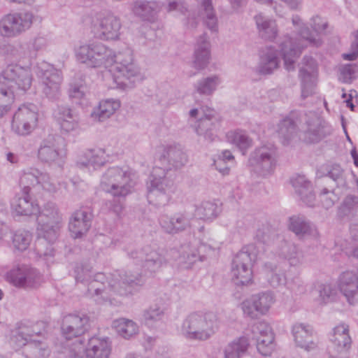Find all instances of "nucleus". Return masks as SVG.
<instances>
[{
	"mask_svg": "<svg viewBox=\"0 0 358 358\" xmlns=\"http://www.w3.org/2000/svg\"><path fill=\"white\" fill-rule=\"evenodd\" d=\"M257 349L263 356H269L275 348L274 337L257 338Z\"/></svg>",
	"mask_w": 358,
	"mask_h": 358,
	"instance_id": "56",
	"label": "nucleus"
},
{
	"mask_svg": "<svg viewBox=\"0 0 358 358\" xmlns=\"http://www.w3.org/2000/svg\"><path fill=\"white\" fill-rule=\"evenodd\" d=\"M310 26L316 34H320L326 29L327 22L316 15L311 18Z\"/></svg>",
	"mask_w": 358,
	"mask_h": 358,
	"instance_id": "64",
	"label": "nucleus"
},
{
	"mask_svg": "<svg viewBox=\"0 0 358 358\" xmlns=\"http://www.w3.org/2000/svg\"><path fill=\"white\" fill-rule=\"evenodd\" d=\"M265 271L268 281L273 287L285 285L287 289L295 294L303 292V282L300 278L295 277L292 280H288L284 273H280L279 268L271 263L265 264Z\"/></svg>",
	"mask_w": 358,
	"mask_h": 358,
	"instance_id": "19",
	"label": "nucleus"
},
{
	"mask_svg": "<svg viewBox=\"0 0 358 358\" xmlns=\"http://www.w3.org/2000/svg\"><path fill=\"white\" fill-rule=\"evenodd\" d=\"M296 194L302 202L309 207L315 206V195L313 193L312 185L304 175L296 174L290 180Z\"/></svg>",
	"mask_w": 358,
	"mask_h": 358,
	"instance_id": "27",
	"label": "nucleus"
},
{
	"mask_svg": "<svg viewBox=\"0 0 358 358\" xmlns=\"http://www.w3.org/2000/svg\"><path fill=\"white\" fill-rule=\"evenodd\" d=\"M300 122H303V141L308 143H316L329 135L331 128L319 115L310 111L300 116Z\"/></svg>",
	"mask_w": 358,
	"mask_h": 358,
	"instance_id": "15",
	"label": "nucleus"
},
{
	"mask_svg": "<svg viewBox=\"0 0 358 358\" xmlns=\"http://www.w3.org/2000/svg\"><path fill=\"white\" fill-rule=\"evenodd\" d=\"M202 115L199 117L196 131L200 136L212 141L215 137L214 130L219 126V120L215 116V112L210 108H201Z\"/></svg>",
	"mask_w": 358,
	"mask_h": 358,
	"instance_id": "24",
	"label": "nucleus"
},
{
	"mask_svg": "<svg viewBox=\"0 0 358 358\" xmlns=\"http://www.w3.org/2000/svg\"><path fill=\"white\" fill-rule=\"evenodd\" d=\"M113 64H114L113 79L117 87L122 90L132 88L135 82L141 79L140 69L134 62L130 50L115 54Z\"/></svg>",
	"mask_w": 358,
	"mask_h": 358,
	"instance_id": "11",
	"label": "nucleus"
},
{
	"mask_svg": "<svg viewBox=\"0 0 358 358\" xmlns=\"http://www.w3.org/2000/svg\"><path fill=\"white\" fill-rule=\"evenodd\" d=\"M92 215L87 210L80 209L74 212L69 220V229L74 238H81L91 227Z\"/></svg>",
	"mask_w": 358,
	"mask_h": 358,
	"instance_id": "25",
	"label": "nucleus"
},
{
	"mask_svg": "<svg viewBox=\"0 0 358 358\" xmlns=\"http://www.w3.org/2000/svg\"><path fill=\"white\" fill-rule=\"evenodd\" d=\"M18 43L22 59H33L36 57L34 50H32L29 41H18Z\"/></svg>",
	"mask_w": 358,
	"mask_h": 358,
	"instance_id": "62",
	"label": "nucleus"
},
{
	"mask_svg": "<svg viewBox=\"0 0 358 358\" xmlns=\"http://www.w3.org/2000/svg\"><path fill=\"white\" fill-rule=\"evenodd\" d=\"M251 331L252 334V339L256 340L257 338H265L268 336L274 337L271 327L266 321H259L252 325Z\"/></svg>",
	"mask_w": 358,
	"mask_h": 358,
	"instance_id": "57",
	"label": "nucleus"
},
{
	"mask_svg": "<svg viewBox=\"0 0 358 358\" xmlns=\"http://www.w3.org/2000/svg\"><path fill=\"white\" fill-rule=\"evenodd\" d=\"M32 233L26 229H18L12 236V243L15 250L19 252L26 251L32 242Z\"/></svg>",
	"mask_w": 358,
	"mask_h": 358,
	"instance_id": "48",
	"label": "nucleus"
},
{
	"mask_svg": "<svg viewBox=\"0 0 358 358\" xmlns=\"http://www.w3.org/2000/svg\"><path fill=\"white\" fill-rule=\"evenodd\" d=\"M34 17L29 11L5 15L0 20V34L3 37H16L31 27Z\"/></svg>",
	"mask_w": 358,
	"mask_h": 358,
	"instance_id": "14",
	"label": "nucleus"
},
{
	"mask_svg": "<svg viewBox=\"0 0 358 358\" xmlns=\"http://www.w3.org/2000/svg\"><path fill=\"white\" fill-rule=\"evenodd\" d=\"M159 152L162 151L163 152L161 154L160 157H166V156H176L180 157L185 154L183 151V147L176 143H173L168 145H162L158 147Z\"/></svg>",
	"mask_w": 358,
	"mask_h": 358,
	"instance_id": "59",
	"label": "nucleus"
},
{
	"mask_svg": "<svg viewBox=\"0 0 358 358\" xmlns=\"http://www.w3.org/2000/svg\"><path fill=\"white\" fill-rule=\"evenodd\" d=\"M36 73L42 83L43 93L49 99H55L59 92L62 80L61 71L52 65L42 62L37 64Z\"/></svg>",
	"mask_w": 358,
	"mask_h": 358,
	"instance_id": "16",
	"label": "nucleus"
},
{
	"mask_svg": "<svg viewBox=\"0 0 358 358\" xmlns=\"http://www.w3.org/2000/svg\"><path fill=\"white\" fill-rule=\"evenodd\" d=\"M76 59L87 68H108L115 61V51L101 42L83 43L74 48Z\"/></svg>",
	"mask_w": 358,
	"mask_h": 358,
	"instance_id": "9",
	"label": "nucleus"
},
{
	"mask_svg": "<svg viewBox=\"0 0 358 358\" xmlns=\"http://www.w3.org/2000/svg\"><path fill=\"white\" fill-rule=\"evenodd\" d=\"M301 79V98L305 99L315 93V80L313 78H309L306 76Z\"/></svg>",
	"mask_w": 358,
	"mask_h": 358,
	"instance_id": "60",
	"label": "nucleus"
},
{
	"mask_svg": "<svg viewBox=\"0 0 358 358\" xmlns=\"http://www.w3.org/2000/svg\"><path fill=\"white\" fill-rule=\"evenodd\" d=\"M110 352L111 343L108 337L92 336L87 347L84 346L83 355L86 358H108Z\"/></svg>",
	"mask_w": 358,
	"mask_h": 358,
	"instance_id": "28",
	"label": "nucleus"
},
{
	"mask_svg": "<svg viewBox=\"0 0 358 358\" xmlns=\"http://www.w3.org/2000/svg\"><path fill=\"white\" fill-rule=\"evenodd\" d=\"M165 316V308L155 303L145 309L143 313L144 324L150 329H157L162 326Z\"/></svg>",
	"mask_w": 358,
	"mask_h": 358,
	"instance_id": "36",
	"label": "nucleus"
},
{
	"mask_svg": "<svg viewBox=\"0 0 358 358\" xmlns=\"http://www.w3.org/2000/svg\"><path fill=\"white\" fill-rule=\"evenodd\" d=\"M338 251H341L347 256H353L358 259V248H355L354 244L348 240L338 239L335 241L331 255L336 256Z\"/></svg>",
	"mask_w": 358,
	"mask_h": 358,
	"instance_id": "54",
	"label": "nucleus"
},
{
	"mask_svg": "<svg viewBox=\"0 0 358 358\" xmlns=\"http://www.w3.org/2000/svg\"><path fill=\"white\" fill-rule=\"evenodd\" d=\"M10 208L17 216L37 215V237L29 251V258L43 259L48 264L52 262L55 255L52 245L58 238L62 220L56 205L48 202L41 210L37 201L30 196V188L27 186L13 198Z\"/></svg>",
	"mask_w": 358,
	"mask_h": 358,
	"instance_id": "1",
	"label": "nucleus"
},
{
	"mask_svg": "<svg viewBox=\"0 0 358 358\" xmlns=\"http://www.w3.org/2000/svg\"><path fill=\"white\" fill-rule=\"evenodd\" d=\"M120 28V19L112 14L100 15L92 24V31L95 37L106 41L117 39Z\"/></svg>",
	"mask_w": 358,
	"mask_h": 358,
	"instance_id": "18",
	"label": "nucleus"
},
{
	"mask_svg": "<svg viewBox=\"0 0 358 358\" xmlns=\"http://www.w3.org/2000/svg\"><path fill=\"white\" fill-rule=\"evenodd\" d=\"M337 287L349 304L358 306V276L355 271H346L341 273Z\"/></svg>",
	"mask_w": 358,
	"mask_h": 358,
	"instance_id": "20",
	"label": "nucleus"
},
{
	"mask_svg": "<svg viewBox=\"0 0 358 358\" xmlns=\"http://www.w3.org/2000/svg\"><path fill=\"white\" fill-rule=\"evenodd\" d=\"M292 22L294 26L298 27L300 38L294 40L286 36L279 45L285 67L289 71L294 69V63L304 48L308 45L319 47L322 45L320 38L316 37L308 27L301 22V17L299 15H293Z\"/></svg>",
	"mask_w": 358,
	"mask_h": 358,
	"instance_id": "6",
	"label": "nucleus"
},
{
	"mask_svg": "<svg viewBox=\"0 0 358 358\" xmlns=\"http://www.w3.org/2000/svg\"><path fill=\"white\" fill-rule=\"evenodd\" d=\"M134 178V173L131 170H124L119 167L108 169L102 177L101 187L114 197L113 203L110 202L109 208L117 216L120 215L122 210L120 198L131 192L136 184Z\"/></svg>",
	"mask_w": 358,
	"mask_h": 358,
	"instance_id": "7",
	"label": "nucleus"
},
{
	"mask_svg": "<svg viewBox=\"0 0 358 358\" xmlns=\"http://www.w3.org/2000/svg\"><path fill=\"white\" fill-rule=\"evenodd\" d=\"M14 98L12 90H8L4 86L0 85V118L10 111Z\"/></svg>",
	"mask_w": 358,
	"mask_h": 358,
	"instance_id": "51",
	"label": "nucleus"
},
{
	"mask_svg": "<svg viewBox=\"0 0 358 358\" xmlns=\"http://www.w3.org/2000/svg\"><path fill=\"white\" fill-rule=\"evenodd\" d=\"M152 169L147 182V199L155 206L166 205L175 190L173 180L167 176L172 169H180L186 158H155Z\"/></svg>",
	"mask_w": 358,
	"mask_h": 358,
	"instance_id": "4",
	"label": "nucleus"
},
{
	"mask_svg": "<svg viewBox=\"0 0 358 358\" xmlns=\"http://www.w3.org/2000/svg\"><path fill=\"white\" fill-rule=\"evenodd\" d=\"M43 322L32 324L21 322L12 329L10 335V343L14 348L25 347V358H48L50 355V349L48 339L45 337L41 327Z\"/></svg>",
	"mask_w": 358,
	"mask_h": 358,
	"instance_id": "5",
	"label": "nucleus"
},
{
	"mask_svg": "<svg viewBox=\"0 0 358 358\" xmlns=\"http://www.w3.org/2000/svg\"><path fill=\"white\" fill-rule=\"evenodd\" d=\"M342 191V189L338 187L332 190L324 188L319 196L322 206L326 209L332 207L338 201Z\"/></svg>",
	"mask_w": 358,
	"mask_h": 358,
	"instance_id": "53",
	"label": "nucleus"
},
{
	"mask_svg": "<svg viewBox=\"0 0 358 358\" xmlns=\"http://www.w3.org/2000/svg\"><path fill=\"white\" fill-rule=\"evenodd\" d=\"M275 301L274 295L271 292H263L253 294L243 301L241 308L245 315L255 318L258 314L266 315Z\"/></svg>",
	"mask_w": 358,
	"mask_h": 358,
	"instance_id": "17",
	"label": "nucleus"
},
{
	"mask_svg": "<svg viewBox=\"0 0 358 358\" xmlns=\"http://www.w3.org/2000/svg\"><path fill=\"white\" fill-rule=\"evenodd\" d=\"M288 229L299 239L306 238L317 239L319 236L316 226L301 215H292L289 218Z\"/></svg>",
	"mask_w": 358,
	"mask_h": 358,
	"instance_id": "22",
	"label": "nucleus"
},
{
	"mask_svg": "<svg viewBox=\"0 0 358 358\" xmlns=\"http://www.w3.org/2000/svg\"><path fill=\"white\" fill-rule=\"evenodd\" d=\"M249 346L250 341L247 336L236 338L224 347V358H241L247 353Z\"/></svg>",
	"mask_w": 358,
	"mask_h": 358,
	"instance_id": "38",
	"label": "nucleus"
},
{
	"mask_svg": "<svg viewBox=\"0 0 358 358\" xmlns=\"http://www.w3.org/2000/svg\"><path fill=\"white\" fill-rule=\"evenodd\" d=\"M292 334L297 347L308 352L317 348V344L311 340V326L304 323H296L292 327Z\"/></svg>",
	"mask_w": 358,
	"mask_h": 358,
	"instance_id": "31",
	"label": "nucleus"
},
{
	"mask_svg": "<svg viewBox=\"0 0 358 358\" xmlns=\"http://www.w3.org/2000/svg\"><path fill=\"white\" fill-rule=\"evenodd\" d=\"M251 172L262 177L271 175L275 166V158H249Z\"/></svg>",
	"mask_w": 358,
	"mask_h": 358,
	"instance_id": "41",
	"label": "nucleus"
},
{
	"mask_svg": "<svg viewBox=\"0 0 358 358\" xmlns=\"http://www.w3.org/2000/svg\"><path fill=\"white\" fill-rule=\"evenodd\" d=\"M38 119V108L31 103L19 106L13 116L12 131L20 136L31 134L36 127Z\"/></svg>",
	"mask_w": 358,
	"mask_h": 358,
	"instance_id": "13",
	"label": "nucleus"
},
{
	"mask_svg": "<svg viewBox=\"0 0 358 358\" xmlns=\"http://www.w3.org/2000/svg\"><path fill=\"white\" fill-rule=\"evenodd\" d=\"M329 340L333 344L336 352L348 354V350L352 344V339L349 334L348 324L341 322L334 327L330 334Z\"/></svg>",
	"mask_w": 358,
	"mask_h": 358,
	"instance_id": "30",
	"label": "nucleus"
},
{
	"mask_svg": "<svg viewBox=\"0 0 358 358\" xmlns=\"http://www.w3.org/2000/svg\"><path fill=\"white\" fill-rule=\"evenodd\" d=\"M234 158H214L213 164L215 169L222 175L228 174L229 166L234 164Z\"/></svg>",
	"mask_w": 358,
	"mask_h": 358,
	"instance_id": "61",
	"label": "nucleus"
},
{
	"mask_svg": "<svg viewBox=\"0 0 358 358\" xmlns=\"http://www.w3.org/2000/svg\"><path fill=\"white\" fill-rule=\"evenodd\" d=\"M358 214V197L348 196L338 208V215L340 217H353Z\"/></svg>",
	"mask_w": 358,
	"mask_h": 358,
	"instance_id": "50",
	"label": "nucleus"
},
{
	"mask_svg": "<svg viewBox=\"0 0 358 358\" xmlns=\"http://www.w3.org/2000/svg\"><path fill=\"white\" fill-rule=\"evenodd\" d=\"M191 220V215L185 212L175 213L171 217L163 215L159 217V222L164 231L175 234L189 228Z\"/></svg>",
	"mask_w": 358,
	"mask_h": 358,
	"instance_id": "21",
	"label": "nucleus"
},
{
	"mask_svg": "<svg viewBox=\"0 0 358 358\" xmlns=\"http://www.w3.org/2000/svg\"><path fill=\"white\" fill-rule=\"evenodd\" d=\"M227 137L241 151L242 155H245L247 150L252 146V140L245 131H231L227 133Z\"/></svg>",
	"mask_w": 358,
	"mask_h": 358,
	"instance_id": "43",
	"label": "nucleus"
},
{
	"mask_svg": "<svg viewBox=\"0 0 358 358\" xmlns=\"http://www.w3.org/2000/svg\"><path fill=\"white\" fill-rule=\"evenodd\" d=\"M210 43L206 34H202L198 39L194 51L193 66L198 70L207 67L210 60Z\"/></svg>",
	"mask_w": 358,
	"mask_h": 358,
	"instance_id": "33",
	"label": "nucleus"
},
{
	"mask_svg": "<svg viewBox=\"0 0 358 358\" xmlns=\"http://www.w3.org/2000/svg\"><path fill=\"white\" fill-rule=\"evenodd\" d=\"M74 273L76 282L87 285L89 293L94 291V301L99 304L117 306L120 301L115 296L133 294L144 283L141 274H133L130 271L124 274L115 271L108 276L103 273H96L92 276V266L89 264L77 265Z\"/></svg>",
	"mask_w": 358,
	"mask_h": 358,
	"instance_id": "2",
	"label": "nucleus"
},
{
	"mask_svg": "<svg viewBox=\"0 0 358 358\" xmlns=\"http://www.w3.org/2000/svg\"><path fill=\"white\" fill-rule=\"evenodd\" d=\"M212 250L210 245L199 243L196 239L180 245L179 249L171 248L164 252L155 245H147L141 250L128 252V255L138 265L141 263L145 275L158 272L167 263L177 262L183 268L189 269L197 262H203L206 256L202 252Z\"/></svg>",
	"mask_w": 358,
	"mask_h": 358,
	"instance_id": "3",
	"label": "nucleus"
},
{
	"mask_svg": "<svg viewBox=\"0 0 358 358\" xmlns=\"http://www.w3.org/2000/svg\"><path fill=\"white\" fill-rule=\"evenodd\" d=\"M302 66L299 70V76L304 78L306 75L309 78H315L314 73L317 69L315 60L310 56H304L302 60Z\"/></svg>",
	"mask_w": 358,
	"mask_h": 358,
	"instance_id": "58",
	"label": "nucleus"
},
{
	"mask_svg": "<svg viewBox=\"0 0 358 358\" xmlns=\"http://www.w3.org/2000/svg\"><path fill=\"white\" fill-rule=\"evenodd\" d=\"M217 315L210 311L199 310L189 313L183 320L180 332L187 339L206 341L217 330Z\"/></svg>",
	"mask_w": 358,
	"mask_h": 358,
	"instance_id": "8",
	"label": "nucleus"
},
{
	"mask_svg": "<svg viewBox=\"0 0 358 358\" xmlns=\"http://www.w3.org/2000/svg\"><path fill=\"white\" fill-rule=\"evenodd\" d=\"M24 264H17L12 268L6 272L4 275L5 280L12 286L21 289V282L22 275V266Z\"/></svg>",
	"mask_w": 358,
	"mask_h": 358,
	"instance_id": "55",
	"label": "nucleus"
},
{
	"mask_svg": "<svg viewBox=\"0 0 358 358\" xmlns=\"http://www.w3.org/2000/svg\"><path fill=\"white\" fill-rule=\"evenodd\" d=\"M66 143L64 138L50 136L44 139L38 149V157H65Z\"/></svg>",
	"mask_w": 358,
	"mask_h": 358,
	"instance_id": "26",
	"label": "nucleus"
},
{
	"mask_svg": "<svg viewBox=\"0 0 358 358\" xmlns=\"http://www.w3.org/2000/svg\"><path fill=\"white\" fill-rule=\"evenodd\" d=\"M255 21L262 38L271 41L276 37L278 29L275 20L259 13L255 16Z\"/></svg>",
	"mask_w": 358,
	"mask_h": 358,
	"instance_id": "39",
	"label": "nucleus"
},
{
	"mask_svg": "<svg viewBox=\"0 0 358 358\" xmlns=\"http://www.w3.org/2000/svg\"><path fill=\"white\" fill-rule=\"evenodd\" d=\"M120 107V103L118 100L101 101L99 106L92 112V117L99 122H103L110 117Z\"/></svg>",
	"mask_w": 358,
	"mask_h": 358,
	"instance_id": "42",
	"label": "nucleus"
},
{
	"mask_svg": "<svg viewBox=\"0 0 358 358\" xmlns=\"http://www.w3.org/2000/svg\"><path fill=\"white\" fill-rule=\"evenodd\" d=\"M280 60L275 50L269 48L260 57L257 71L260 74H271L279 66Z\"/></svg>",
	"mask_w": 358,
	"mask_h": 358,
	"instance_id": "40",
	"label": "nucleus"
},
{
	"mask_svg": "<svg viewBox=\"0 0 358 358\" xmlns=\"http://www.w3.org/2000/svg\"><path fill=\"white\" fill-rule=\"evenodd\" d=\"M20 185L24 187H29L31 189V185H41L42 188L48 192H55L57 189L55 184L50 181L49 176L46 173H41L37 169H30L28 171H24L20 178Z\"/></svg>",
	"mask_w": 358,
	"mask_h": 358,
	"instance_id": "29",
	"label": "nucleus"
},
{
	"mask_svg": "<svg viewBox=\"0 0 358 358\" xmlns=\"http://www.w3.org/2000/svg\"><path fill=\"white\" fill-rule=\"evenodd\" d=\"M201 4V15L206 27L212 31H217V18L211 0H197Z\"/></svg>",
	"mask_w": 358,
	"mask_h": 358,
	"instance_id": "47",
	"label": "nucleus"
},
{
	"mask_svg": "<svg viewBox=\"0 0 358 358\" xmlns=\"http://www.w3.org/2000/svg\"><path fill=\"white\" fill-rule=\"evenodd\" d=\"M113 325L117 334L125 339L131 338L137 334L139 331L136 322L124 317L115 320Z\"/></svg>",
	"mask_w": 358,
	"mask_h": 358,
	"instance_id": "44",
	"label": "nucleus"
},
{
	"mask_svg": "<svg viewBox=\"0 0 358 358\" xmlns=\"http://www.w3.org/2000/svg\"><path fill=\"white\" fill-rule=\"evenodd\" d=\"M33 76L29 68L8 65L0 74V85L15 93H23L31 86Z\"/></svg>",
	"mask_w": 358,
	"mask_h": 358,
	"instance_id": "12",
	"label": "nucleus"
},
{
	"mask_svg": "<svg viewBox=\"0 0 358 358\" xmlns=\"http://www.w3.org/2000/svg\"><path fill=\"white\" fill-rule=\"evenodd\" d=\"M163 3L157 1L138 0L134 2L132 10L143 20L154 21L160 12Z\"/></svg>",
	"mask_w": 358,
	"mask_h": 358,
	"instance_id": "32",
	"label": "nucleus"
},
{
	"mask_svg": "<svg viewBox=\"0 0 358 358\" xmlns=\"http://www.w3.org/2000/svg\"><path fill=\"white\" fill-rule=\"evenodd\" d=\"M5 52L8 57L14 60L22 59L18 41L7 45L5 48Z\"/></svg>",
	"mask_w": 358,
	"mask_h": 358,
	"instance_id": "63",
	"label": "nucleus"
},
{
	"mask_svg": "<svg viewBox=\"0 0 358 358\" xmlns=\"http://www.w3.org/2000/svg\"><path fill=\"white\" fill-rule=\"evenodd\" d=\"M319 178L327 176L331 178L336 184V187L342 189L346 187V180L343 170L338 164L324 165L317 169L316 172Z\"/></svg>",
	"mask_w": 358,
	"mask_h": 358,
	"instance_id": "37",
	"label": "nucleus"
},
{
	"mask_svg": "<svg viewBox=\"0 0 358 358\" xmlns=\"http://www.w3.org/2000/svg\"><path fill=\"white\" fill-rule=\"evenodd\" d=\"M22 276L21 288L36 287L42 281V275L39 271L27 264L22 266Z\"/></svg>",
	"mask_w": 358,
	"mask_h": 358,
	"instance_id": "46",
	"label": "nucleus"
},
{
	"mask_svg": "<svg viewBox=\"0 0 358 358\" xmlns=\"http://www.w3.org/2000/svg\"><path fill=\"white\" fill-rule=\"evenodd\" d=\"M259 253V246L251 243L245 245L235 255L231 265V276L235 284L245 285L252 280V267Z\"/></svg>",
	"mask_w": 358,
	"mask_h": 358,
	"instance_id": "10",
	"label": "nucleus"
},
{
	"mask_svg": "<svg viewBox=\"0 0 358 358\" xmlns=\"http://www.w3.org/2000/svg\"><path fill=\"white\" fill-rule=\"evenodd\" d=\"M317 290L321 304H327L331 302L336 295V289L331 282L318 284Z\"/></svg>",
	"mask_w": 358,
	"mask_h": 358,
	"instance_id": "52",
	"label": "nucleus"
},
{
	"mask_svg": "<svg viewBox=\"0 0 358 358\" xmlns=\"http://www.w3.org/2000/svg\"><path fill=\"white\" fill-rule=\"evenodd\" d=\"M22 276L21 288L36 287L42 281V275L39 271L27 264L22 266Z\"/></svg>",
	"mask_w": 358,
	"mask_h": 358,
	"instance_id": "45",
	"label": "nucleus"
},
{
	"mask_svg": "<svg viewBox=\"0 0 358 358\" xmlns=\"http://www.w3.org/2000/svg\"><path fill=\"white\" fill-rule=\"evenodd\" d=\"M220 83V78L217 76L203 78L194 84V89L200 94L210 95L216 90Z\"/></svg>",
	"mask_w": 358,
	"mask_h": 358,
	"instance_id": "49",
	"label": "nucleus"
},
{
	"mask_svg": "<svg viewBox=\"0 0 358 358\" xmlns=\"http://www.w3.org/2000/svg\"><path fill=\"white\" fill-rule=\"evenodd\" d=\"M295 114L285 117L278 124V133L283 145H289L297 138V120H294Z\"/></svg>",
	"mask_w": 358,
	"mask_h": 358,
	"instance_id": "35",
	"label": "nucleus"
},
{
	"mask_svg": "<svg viewBox=\"0 0 358 358\" xmlns=\"http://www.w3.org/2000/svg\"><path fill=\"white\" fill-rule=\"evenodd\" d=\"M194 216L200 220L212 221L222 211V203L217 200L203 201L195 206Z\"/></svg>",
	"mask_w": 358,
	"mask_h": 358,
	"instance_id": "34",
	"label": "nucleus"
},
{
	"mask_svg": "<svg viewBox=\"0 0 358 358\" xmlns=\"http://www.w3.org/2000/svg\"><path fill=\"white\" fill-rule=\"evenodd\" d=\"M276 255L286 261L290 267H299L304 263V255L298 246L288 241H280L276 249Z\"/></svg>",
	"mask_w": 358,
	"mask_h": 358,
	"instance_id": "23",
	"label": "nucleus"
}]
</instances>
